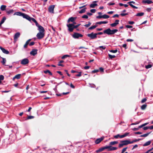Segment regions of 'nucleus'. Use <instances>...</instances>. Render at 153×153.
Returning a JSON list of instances; mask_svg holds the SVG:
<instances>
[{
  "mask_svg": "<svg viewBox=\"0 0 153 153\" xmlns=\"http://www.w3.org/2000/svg\"><path fill=\"white\" fill-rule=\"evenodd\" d=\"M6 6L5 5H2L0 7V9L1 10L4 11L6 9Z\"/></svg>",
  "mask_w": 153,
  "mask_h": 153,
  "instance_id": "obj_25",
  "label": "nucleus"
},
{
  "mask_svg": "<svg viewBox=\"0 0 153 153\" xmlns=\"http://www.w3.org/2000/svg\"><path fill=\"white\" fill-rule=\"evenodd\" d=\"M0 49L2 51V52L5 54H8L9 53V52L8 51L6 50L4 48H2L1 46H0Z\"/></svg>",
  "mask_w": 153,
  "mask_h": 153,
  "instance_id": "obj_11",
  "label": "nucleus"
},
{
  "mask_svg": "<svg viewBox=\"0 0 153 153\" xmlns=\"http://www.w3.org/2000/svg\"><path fill=\"white\" fill-rule=\"evenodd\" d=\"M99 48H101L103 50H105L106 48V47L105 46H100L99 47L97 48V49H99Z\"/></svg>",
  "mask_w": 153,
  "mask_h": 153,
  "instance_id": "obj_42",
  "label": "nucleus"
},
{
  "mask_svg": "<svg viewBox=\"0 0 153 153\" xmlns=\"http://www.w3.org/2000/svg\"><path fill=\"white\" fill-rule=\"evenodd\" d=\"M44 36V33H42L39 32L36 35V37L38 39H41L43 38Z\"/></svg>",
  "mask_w": 153,
  "mask_h": 153,
  "instance_id": "obj_4",
  "label": "nucleus"
},
{
  "mask_svg": "<svg viewBox=\"0 0 153 153\" xmlns=\"http://www.w3.org/2000/svg\"><path fill=\"white\" fill-rule=\"evenodd\" d=\"M54 5H51L50 6L48 9L49 12L50 13H54Z\"/></svg>",
  "mask_w": 153,
  "mask_h": 153,
  "instance_id": "obj_7",
  "label": "nucleus"
},
{
  "mask_svg": "<svg viewBox=\"0 0 153 153\" xmlns=\"http://www.w3.org/2000/svg\"><path fill=\"white\" fill-rule=\"evenodd\" d=\"M121 143L119 144V148H121L122 147H123V146H124L123 145V143L121 142V141L120 142Z\"/></svg>",
  "mask_w": 153,
  "mask_h": 153,
  "instance_id": "obj_48",
  "label": "nucleus"
},
{
  "mask_svg": "<svg viewBox=\"0 0 153 153\" xmlns=\"http://www.w3.org/2000/svg\"><path fill=\"white\" fill-rule=\"evenodd\" d=\"M126 27L128 28H131L132 27V26L129 25H126Z\"/></svg>",
  "mask_w": 153,
  "mask_h": 153,
  "instance_id": "obj_59",
  "label": "nucleus"
},
{
  "mask_svg": "<svg viewBox=\"0 0 153 153\" xmlns=\"http://www.w3.org/2000/svg\"><path fill=\"white\" fill-rule=\"evenodd\" d=\"M37 53V50L35 49H33L30 52V54L33 56H35Z\"/></svg>",
  "mask_w": 153,
  "mask_h": 153,
  "instance_id": "obj_12",
  "label": "nucleus"
},
{
  "mask_svg": "<svg viewBox=\"0 0 153 153\" xmlns=\"http://www.w3.org/2000/svg\"><path fill=\"white\" fill-rule=\"evenodd\" d=\"M2 61H1V62L3 65H5V63L6 62V60L5 58H2Z\"/></svg>",
  "mask_w": 153,
  "mask_h": 153,
  "instance_id": "obj_34",
  "label": "nucleus"
},
{
  "mask_svg": "<svg viewBox=\"0 0 153 153\" xmlns=\"http://www.w3.org/2000/svg\"><path fill=\"white\" fill-rule=\"evenodd\" d=\"M104 150V149L103 147L97 150L96 151V152L97 153H99V152H102Z\"/></svg>",
  "mask_w": 153,
  "mask_h": 153,
  "instance_id": "obj_26",
  "label": "nucleus"
},
{
  "mask_svg": "<svg viewBox=\"0 0 153 153\" xmlns=\"http://www.w3.org/2000/svg\"><path fill=\"white\" fill-rule=\"evenodd\" d=\"M121 142L123 143V145H127L129 144L128 140H125L121 141Z\"/></svg>",
  "mask_w": 153,
  "mask_h": 153,
  "instance_id": "obj_17",
  "label": "nucleus"
},
{
  "mask_svg": "<svg viewBox=\"0 0 153 153\" xmlns=\"http://www.w3.org/2000/svg\"><path fill=\"white\" fill-rule=\"evenodd\" d=\"M28 45V44L26 42L24 46V48H27V45Z\"/></svg>",
  "mask_w": 153,
  "mask_h": 153,
  "instance_id": "obj_51",
  "label": "nucleus"
},
{
  "mask_svg": "<svg viewBox=\"0 0 153 153\" xmlns=\"http://www.w3.org/2000/svg\"><path fill=\"white\" fill-rule=\"evenodd\" d=\"M152 67L151 65L149 64L145 66V68L146 69H148L151 68Z\"/></svg>",
  "mask_w": 153,
  "mask_h": 153,
  "instance_id": "obj_44",
  "label": "nucleus"
},
{
  "mask_svg": "<svg viewBox=\"0 0 153 153\" xmlns=\"http://www.w3.org/2000/svg\"><path fill=\"white\" fill-rule=\"evenodd\" d=\"M75 18L73 17H71L68 20V22L69 23L70 22H73L75 20Z\"/></svg>",
  "mask_w": 153,
  "mask_h": 153,
  "instance_id": "obj_22",
  "label": "nucleus"
},
{
  "mask_svg": "<svg viewBox=\"0 0 153 153\" xmlns=\"http://www.w3.org/2000/svg\"><path fill=\"white\" fill-rule=\"evenodd\" d=\"M97 25H94L92 26H91L90 27L88 28L89 30H92L95 28L96 27H97Z\"/></svg>",
  "mask_w": 153,
  "mask_h": 153,
  "instance_id": "obj_35",
  "label": "nucleus"
},
{
  "mask_svg": "<svg viewBox=\"0 0 153 153\" xmlns=\"http://www.w3.org/2000/svg\"><path fill=\"white\" fill-rule=\"evenodd\" d=\"M64 62V61L63 60H61L60 61L58 65L59 66H61L63 67L64 66V65L62 64V63H63Z\"/></svg>",
  "mask_w": 153,
  "mask_h": 153,
  "instance_id": "obj_36",
  "label": "nucleus"
},
{
  "mask_svg": "<svg viewBox=\"0 0 153 153\" xmlns=\"http://www.w3.org/2000/svg\"><path fill=\"white\" fill-rule=\"evenodd\" d=\"M6 18L5 17H4L3 18V19L1 20V22L0 23V27H1V25L4 23V21L6 20Z\"/></svg>",
  "mask_w": 153,
  "mask_h": 153,
  "instance_id": "obj_24",
  "label": "nucleus"
},
{
  "mask_svg": "<svg viewBox=\"0 0 153 153\" xmlns=\"http://www.w3.org/2000/svg\"><path fill=\"white\" fill-rule=\"evenodd\" d=\"M146 98H144L142 100H141V103H143L144 102H145L146 100Z\"/></svg>",
  "mask_w": 153,
  "mask_h": 153,
  "instance_id": "obj_56",
  "label": "nucleus"
},
{
  "mask_svg": "<svg viewBox=\"0 0 153 153\" xmlns=\"http://www.w3.org/2000/svg\"><path fill=\"white\" fill-rule=\"evenodd\" d=\"M127 15V13H121L120 14V15L122 16H124Z\"/></svg>",
  "mask_w": 153,
  "mask_h": 153,
  "instance_id": "obj_55",
  "label": "nucleus"
},
{
  "mask_svg": "<svg viewBox=\"0 0 153 153\" xmlns=\"http://www.w3.org/2000/svg\"><path fill=\"white\" fill-rule=\"evenodd\" d=\"M72 36L74 39H78L79 37H82L83 35L78 33H74Z\"/></svg>",
  "mask_w": 153,
  "mask_h": 153,
  "instance_id": "obj_3",
  "label": "nucleus"
},
{
  "mask_svg": "<svg viewBox=\"0 0 153 153\" xmlns=\"http://www.w3.org/2000/svg\"><path fill=\"white\" fill-rule=\"evenodd\" d=\"M148 129H149V126L144 127L143 128V129L144 130H146Z\"/></svg>",
  "mask_w": 153,
  "mask_h": 153,
  "instance_id": "obj_49",
  "label": "nucleus"
},
{
  "mask_svg": "<svg viewBox=\"0 0 153 153\" xmlns=\"http://www.w3.org/2000/svg\"><path fill=\"white\" fill-rule=\"evenodd\" d=\"M102 18L105 19H108L109 17V16L108 15L104 14L102 16Z\"/></svg>",
  "mask_w": 153,
  "mask_h": 153,
  "instance_id": "obj_33",
  "label": "nucleus"
},
{
  "mask_svg": "<svg viewBox=\"0 0 153 153\" xmlns=\"http://www.w3.org/2000/svg\"><path fill=\"white\" fill-rule=\"evenodd\" d=\"M44 73L45 74H47L48 73L50 75H52V73L50 72V71L48 70H47L46 71H44Z\"/></svg>",
  "mask_w": 153,
  "mask_h": 153,
  "instance_id": "obj_38",
  "label": "nucleus"
},
{
  "mask_svg": "<svg viewBox=\"0 0 153 153\" xmlns=\"http://www.w3.org/2000/svg\"><path fill=\"white\" fill-rule=\"evenodd\" d=\"M128 4L131 7H132V8H135V9L137 8V7L134 6V5L132 4H131V3H128Z\"/></svg>",
  "mask_w": 153,
  "mask_h": 153,
  "instance_id": "obj_40",
  "label": "nucleus"
},
{
  "mask_svg": "<svg viewBox=\"0 0 153 153\" xmlns=\"http://www.w3.org/2000/svg\"><path fill=\"white\" fill-rule=\"evenodd\" d=\"M103 139V138L102 137L98 138L97 139V140L95 141V143L96 144H98L100 143Z\"/></svg>",
  "mask_w": 153,
  "mask_h": 153,
  "instance_id": "obj_15",
  "label": "nucleus"
},
{
  "mask_svg": "<svg viewBox=\"0 0 153 153\" xmlns=\"http://www.w3.org/2000/svg\"><path fill=\"white\" fill-rule=\"evenodd\" d=\"M87 36L91 39H94L97 37V34L96 33H94L93 32L90 34H88Z\"/></svg>",
  "mask_w": 153,
  "mask_h": 153,
  "instance_id": "obj_2",
  "label": "nucleus"
},
{
  "mask_svg": "<svg viewBox=\"0 0 153 153\" xmlns=\"http://www.w3.org/2000/svg\"><path fill=\"white\" fill-rule=\"evenodd\" d=\"M133 41V40L132 39H127L126 40V41L128 42H131Z\"/></svg>",
  "mask_w": 153,
  "mask_h": 153,
  "instance_id": "obj_61",
  "label": "nucleus"
},
{
  "mask_svg": "<svg viewBox=\"0 0 153 153\" xmlns=\"http://www.w3.org/2000/svg\"><path fill=\"white\" fill-rule=\"evenodd\" d=\"M96 10L95 9H91L90 10L91 12L92 13H94L95 12Z\"/></svg>",
  "mask_w": 153,
  "mask_h": 153,
  "instance_id": "obj_58",
  "label": "nucleus"
},
{
  "mask_svg": "<svg viewBox=\"0 0 153 153\" xmlns=\"http://www.w3.org/2000/svg\"><path fill=\"white\" fill-rule=\"evenodd\" d=\"M31 21L34 22L35 23L36 26L38 25V24L34 18L31 17L30 19V21H29L31 22Z\"/></svg>",
  "mask_w": 153,
  "mask_h": 153,
  "instance_id": "obj_18",
  "label": "nucleus"
},
{
  "mask_svg": "<svg viewBox=\"0 0 153 153\" xmlns=\"http://www.w3.org/2000/svg\"><path fill=\"white\" fill-rule=\"evenodd\" d=\"M34 44V42H30L29 45L30 46H32Z\"/></svg>",
  "mask_w": 153,
  "mask_h": 153,
  "instance_id": "obj_64",
  "label": "nucleus"
},
{
  "mask_svg": "<svg viewBox=\"0 0 153 153\" xmlns=\"http://www.w3.org/2000/svg\"><path fill=\"white\" fill-rule=\"evenodd\" d=\"M70 56L69 55H64V56H63L62 57V59H64L67 57H69Z\"/></svg>",
  "mask_w": 153,
  "mask_h": 153,
  "instance_id": "obj_43",
  "label": "nucleus"
},
{
  "mask_svg": "<svg viewBox=\"0 0 153 153\" xmlns=\"http://www.w3.org/2000/svg\"><path fill=\"white\" fill-rule=\"evenodd\" d=\"M119 137H120V135L119 134H118L114 136V138L116 139L118 138Z\"/></svg>",
  "mask_w": 153,
  "mask_h": 153,
  "instance_id": "obj_53",
  "label": "nucleus"
},
{
  "mask_svg": "<svg viewBox=\"0 0 153 153\" xmlns=\"http://www.w3.org/2000/svg\"><path fill=\"white\" fill-rule=\"evenodd\" d=\"M82 17L83 18L88 19V17L87 15H84L82 16Z\"/></svg>",
  "mask_w": 153,
  "mask_h": 153,
  "instance_id": "obj_54",
  "label": "nucleus"
},
{
  "mask_svg": "<svg viewBox=\"0 0 153 153\" xmlns=\"http://www.w3.org/2000/svg\"><path fill=\"white\" fill-rule=\"evenodd\" d=\"M151 140L147 141L143 145V146H149L151 144Z\"/></svg>",
  "mask_w": 153,
  "mask_h": 153,
  "instance_id": "obj_23",
  "label": "nucleus"
},
{
  "mask_svg": "<svg viewBox=\"0 0 153 153\" xmlns=\"http://www.w3.org/2000/svg\"><path fill=\"white\" fill-rule=\"evenodd\" d=\"M4 79V76L2 75H0V84L1 83V81Z\"/></svg>",
  "mask_w": 153,
  "mask_h": 153,
  "instance_id": "obj_37",
  "label": "nucleus"
},
{
  "mask_svg": "<svg viewBox=\"0 0 153 153\" xmlns=\"http://www.w3.org/2000/svg\"><path fill=\"white\" fill-rule=\"evenodd\" d=\"M142 3L144 4L147 3L148 4H149L152 3L153 2L152 1L149 0H143L142 1Z\"/></svg>",
  "mask_w": 153,
  "mask_h": 153,
  "instance_id": "obj_14",
  "label": "nucleus"
},
{
  "mask_svg": "<svg viewBox=\"0 0 153 153\" xmlns=\"http://www.w3.org/2000/svg\"><path fill=\"white\" fill-rule=\"evenodd\" d=\"M23 14H24V13H22L21 12H17L15 13L13 15H16L17 16H22Z\"/></svg>",
  "mask_w": 153,
  "mask_h": 153,
  "instance_id": "obj_16",
  "label": "nucleus"
},
{
  "mask_svg": "<svg viewBox=\"0 0 153 153\" xmlns=\"http://www.w3.org/2000/svg\"><path fill=\"white\" fill-rule=\"evenodd\" d=\"M119 21L118 20H116L115 21V22L114 23L111 24L110 25L112 27H114L116 26L117 25L119 24Z\"/></svg>",
  "mask_w": 153,
  "mask_h": 153,
  "instance_id": "obj_13",
  "label": "nucleus"
},
{
  "mask_svg": "<svg viewBox=\"0 0 153 153\" xmlns=\"http://www.w3.org/2000/svg\"><path fill=\"white\" fill-rule=\"evenodd\" d=\"M117 149V148L116 147H113L111 146H110L109 149H108V151H111L112 150H116Z\"/></svg>",
  "mask_w": 153,
  "mask_h": 153,
  "instance_id": "obj_21",
  "label": "nucleus"
},
{
  "mask_svg": "<svg viewBox=\"0 0 153 153\" xmlns=\"http://www.w3.org/2000/svg\"><path fill=\"white\" fill-rule=\"evenodd\" d=\"M118 31V30L114 29L113 30H111L110 28H108L103 31V33H104L107 34L108 35H112L114 34Z\"/></svg>",
  "mask_w": 153,
  "mask_h": 153,
  "instance_id": "obj_1",
  "label": "nucleus"
},
{
  "mask_svg": "<svg viewBox=\"0 0 153 153\" xmlns=\"http://www.w3.org/2000/svg\"><path fill=\"white\" fill-rule=\"evenodd\" d=\"M21 74H20L16 75L13 78V80H14L15 79H19L20 78Z\"/></svg>",
  "mask_w": 153,
  "mask_h": 153,
  "instance_id": "obj_20",
  "label": "nucleus"
},
{
  "mask_svg": "<svg viewBox=\"0 0 153 153\" xmlns=\"http://www.w3.org/2000/svg\"><path fill=\"white\" fill-rule=\"evenodd\" d=\"M110 52L113 53H116L117 52V49H116L115 50H111L109 51Z\"/></svg>",
  "mask_w": 153,
  "mask_h": 153,
  "instance_id": "obj_46",
  "label": "nucleus"
},
{
  "mask_svg": "<svg viewBox=\"0 0 153 153\" xmlns=\"http://www.w3.org/2000/svg\"><path fill=\"white\" fill-rule=\"evenodd\" d=\"M20 33L19 32L15 34L14 36V39L15 42L17 40L18 38L20 36Z\"/></svg>",
  "mask_w": 153,
  "mask_h": 153,
  "instance_id": "obj_8",
  "label": "nucleus"
},
{
  "mask_svg": "<svg viewBox=\"0 0 153 153\" xmlns=\"http://www.w3.org/2000/svg\"><path fill=\"white\" fill-rule=\"evenodd\" d=\"M22 17L23 18L26 19L29 21H30V19L31 17L27 14L24 13Z\"/></svg>",
  "mask_w": 153,
  "mask_h": 153,
  "instance_id": "obj_10",
  "label": "nucleus"
},
{
  "mask_svg": "<svg viewBox=\"0 0 153 153\" xmlns=\"http://www.w3.org/2000/svg\"><path fill=\"white\" fill-rule=\"evenodd\" d=\"M14 10H11L6 11L7 13L8 14H9L10 13H13Z\"/></svg>",
  "mask_w": 153,
  "mask_h": 153,
  "instance_id": "obj_32",
  "label": "nucleus"
},
{
  "mask_svg": "<svg viewBox=\"0 0 153 153\" xmlns=\"http://www.w3.org/2000/svg\"><path fill=\"white\" fill-rule=\"evenodd\" d=\"M97 5V4L93 3L90 5V7L91 8H94Z\"/></svg>",
  "mask_w": 153,
  "mask_h": 153,
  "instance_id": "obj_27",
  "label": "nucleus"
},
{
  "mask_svg": "<svg viewBox=\"0 0 153 153\" xmlns=\"http://www.w3.org/2000/svg\"><path fill=\"white\" fill-rule=\"evenodd\" d=\"M86 8H83V9H82L79 12V13L81 14V13H85L86 11Z\"/></svg>",
  "mask_w": 153,
  "mask_h": 153,
  "instance_id": "obj_29",
  "label": "nucleus"
},
{
  "mask_svg": "<svg viewBox=\"0 0 153 153\" xmlns=\"http://www.w3.org/2000/svg\"><path fill=\"white\" fill-rule=\"evenodd\" d=\"M34 118V117L33 116H28V117H27V119H33Z\"/></svg>",
  "mask_w": 153,
  "mask_h": 153,
  "instance_id": "obj_52",
  "label": "nucleus"
},
{
  "mask_svg": "<svg viewBox=\"0 0 153 153\" xmlns=\"http://www.w3.org/2000/svg\"><path fill=\"white\" fill-rule=\"evenodd\" d=\"M147 106L146 105V104H144L141 107V108L142 110H144L145 109V108H146V107Z\"/></svg>",
  "mask_w": 153,
  "mask_h": 153,
  "instance_id": "obj_41",
  "label": "nucleus"
},
{
  "mask_svg": "<svg viewBox=\"0 0 153 153\" xmlns=\"http://www.w3.org/2000/svg\"><path fill=\"white\" fill-rule=\"evenodd\" d=\"M118 143V142L117 141H112L110 143L109 145H113L114 144H117Z\"/></svg>",
  "mask_w": 153,
  "mask_h": 153,
  "instance_id": "obj_28",
  "label": "nucleus"
},
{
  "mask_svg": "<svg viewBox=\"0 0 153 153\" xmlns=\"http://www.w3.org/2000/svg\"><path fill=\"white\" fill-rule=\"evenodd\" d=\"M99 71L98 70H95L92 71V72L93 73H97Z\"/></svg>",
  "mask_w": 153,
  "mask_h": 153,
  "instance_id": "obj_60",
  "label": "nucleus"
},
{
  "mask_svg": "<svg viewBox=\"0 0 153 153\" xmlns=\"http://www.w3.org/2000/svg\"><path fill=\"white\" fill-rule=\"evenodd\" d=\"M108 56H109V57L111 59H112L113 58H114L115 57V56L114 55H112L110 54H108Z\"/></svg>",
  "mask_w": 153,
  "mask_h": 153,
  "instance_id": "obj_45",
  "label": "nucleus"
},
{
  "mask_svg": "<svg viewBox=\"0 0 153 153\" xmlns=\"http://www.w3.org/2000/svg\"><path fill=\"white\" fill-rule=\"evenodd\" d=\"M67 26L68 28V30L70 32H72L74 29V25L73 24H69L67 25Z\"/></svg>",
  "mask_w": 153,
  "mask_h": 153,
  "instance_id": "obj_5",
  "label": "nucleus"
},
{
  "mask_svg": "<svg viewBox=\"0 0 153 153\" xmlns=\"http://www.w3.org/2000/svg\"><path fill=\"white\" fill-rule=\"evenodd\" d=\"M109 147H110V146H106L103 147L104 149H109Z\"/></svg>",
  "mask_w": 153,
  "mask_h": 153,
  "instance_id": "obj_50",
  "label": "nucleus"
},
{
  "mask_svg": "<svg viewBox=\"0 0 153 153\" xmlns=\"http://www.w3.org/2000/svg\"><path fill=\"white\" fill-rule=\"evenodd\" d=\"M150 133H151V132H150L148 133H147L145 134L141 135L140 136V137H147L149 135V134H150Z\"/></svg>",
  "mask_w": 153,
  "mask_h": 153,
  "instance_id": "obj_30",
  "label": "nucleus"
},
{
  "mask_svg": "<svg viewBox=\"0 0 153 153\" xmlns=\"http://www.w3.org/2000/svg\"><path fill=\"white\" fill-rule=\"evenodd\" d=\"M134 22L133 21H129L128 22V23L130 25H133L134 24Z\"/></svg>",
  "mask_w": 153,
  "mask_h": 153,
  "instance_id": "obj_62",
  "label": "nucleus"
},
{
  "mask_svg": "<svg viewBox=\"0 0 153 153\" xmlns=\"http://www.w3.org/2000/svg\"><path fill=\"white\" fill-rule=\"evenodd\" d=\"M29 63V60L25 58L22 59L21 62V64L23 65H25Z\"/></svg>",
  "mask_w": 153,
  "mask_h": 153,
  "instance_id": "obj_6",
  "label": "nucleus"
},
{
  "mask_svg": "<svg viewBox=\"0 0 153 153\" xmlns=\"http://www.w3.org/2000/svg\"><path fill=\"white\" fill-rule=\"evenodd\" d=\"M144 13L143 12L139 13H137L136 16H142L144 15Z\"/></svg>",
  "mask_w": 153,
  "mask_h": 153,
  "instance_id": "obj_31",
  "label": "nucleus"
},
{
  "mask_svg": "<svg viewBox=\"0 0 153 153\" xmlns=\"http://www.w3.org/2000/svg\"><path fill=\"white\" fill-rule=\"evenodd\" d=\"M127 149V147H125L122 150L121 153H123L125 151H126Z\"/></svg>",
  "mask_w": 153,
  "mask_h": 153,
  "instance_id": "obj_47",
  "label": "nucleus"
},
{
  "mask_svg": "<svg viewBox=\"0 0 153 153\" xmlns=\"http://www.w3.org/2000/svg\"><path fill=\"white\" fill-rule=\"evenodd\" d=\"M91 25V23L90 22H88V24H85L84 25V26L88 27L90 26Z\"/></svg>",
  "mask_w": 153,
  "mask_h": 153,
  "instance_id": "obj_39",
  "label": "nucleus"
},
{
  "mask_svg": "<svg viewBox=\"0 0 153 153\" xmlns=\"http://www.w3.org/2000/svg\"><path fill=\"white\" fill-rule=\"evenodd\" d=\"M38 28V30L39 31V32H42V33H44L45 31V30L43 27L41 25H38L36 26Z\"/></svg>",
  "mask_w": 153,
  "mask_h": 153,
  "instance_id": "obj_9",
  "label": "nucleus"
},
{
  "mask_svg": "<svg viewBox=\"0 0 153 153\" xmlns=\"http://www.w3.org/2000/svg\"><path fill=\"white\" fill-rule=\"evenodd\" d=\"M81 73H82V72H79V74H76V76H79V77L81 76Z\"/></svg>",
  "mask_w": 153,
  "mask_h": 153,
  "instance_id": "obj_57",
  "label": "nucleus"
},
{
  "mask_svg": "<svg viewBox=\"0 0 153 153\" xmlns=\"http://www.w3.org/2000/svg\"><path fill=\"white\" fill-rule=\"evenodd\" d=\"M108 22L107 21H100V22H97L96 23V24H99V25H101L102 24H107L108 23Z\"/></svg>",
  "mask_w": 153,
  "mask_h": 153,
  "instance_id": "obj_19",
  "label": "nucleus"
},
{
  "mask_svg": "<svg viewBox=\"0 0 153 153\" xmlns=\"http://www.w3.org/2000/svg\"><path fill=\"white\" fill-rule=\"evenodd\" d=\"M115 4V3H111V2H110L109 3H108V4L109 5H114Z\"/></svg>",
  "mask_w": 153,
  "mask_h": 153,
  "instance_id": "obj_63",
  "label": "nucleus"
}]
</instances>
